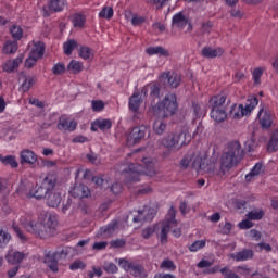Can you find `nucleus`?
Returning a JSON list of instances; mask_svg holds the SVG:
<instances>
[{
	"label": "nucleus",
	"instance_id": "obj_1",
	"mask_svg": "<svg viewBox=\"0 0 278 278\" xmlns=\"http://www.w3.org/2000/svg\"><path fill=\"white\" fill-rule=\"evenodd\" d=\"M23 227L28 233L47 240V238H52L58 233V214L43 211L37 218H26Z\"/></svg>",
	"mask_w": 278,
	"mask_h": 278
},
{
	"label": "nucleus",
	"instance_id": "obj_2",
	"mask_svg": "<svg viewBox=\"0 0 278 278\" xmlns=\"http://www.w3.org/2000/svg\"><path fill=\"white\" fill-rule=\"evenodd\" d=\"M58 186V175L53 172L48 173L40 185L34 186L29 193L28 199H37L38 201L47 199L48 207H59L62 203V194L53 192Z\"/></svg>",
	"mask_w": 278,
	"mask_h": 278
},
{
	"label": "nucleus",
	"instance_id": "obj_3",
	"mask_svg": "<svg viewBox=\"0 0 278 278\" xmlns=\"http://www.w3.org/2000/svg\"><path fill=\"white\" fill-rule=\"evenodd\" d=\"M242 155H244V150L240 141L233 140L228 142L220 156V170L225 173V170H231L233 166H238Z\"/></svg>",
	"mask_w": 278,
	"mask_h": 278
},
{
	"label": "nucleus",
	"instance_id": "obj_4",
	"mask_svg": "<svg viewBox=\"0 0 278 278\" xmlns=\"http://www.w3.org/2000/svg\"><path fill=\"white\" fill-rule=\"evenodd\" d=\"M176 217L177 210H175V206L172 205L167 212L165 220L161 225V230L157 233L161 244H166V242H168V233L170 232V229H173V235L175 238H181V228H177Z\"/></svg>",
	"mask_w": 278,
	"mask_h": 278
},
{
	"label": "nucleus",
	"instance_id": "obj_5",
	"mask_svg": "<svg viewBox=\"0 0 278 278\" xmlns=\"http://www.w3.org/2000/svg\"><path fill=\"white\" fill-rule=\"evenodd\" d=\"M186 138H188V132L184 130L170 131L164 136L161 139V144L167 149L168 152H164L163 157H168V155H170V151H179L181 147H186V144L190 142V140L187 141Z\"/></svg>",
	"mask_w": 278,
	"mask_h": 278
},
{
	"label": "nucleus",
	"instance_id": "obj_6",
	"mask_svg": "<svg viewBox=\"0 0 278 278\" xmlns=\"http://www.w3.org/2000/svg\"><path fill=\"white\" fill-rule=\"evenodd\" d=\"M177 96L175 93H167L162 101L153 108L154 114H157L160 118H170L177 113Z\"/></svg>",
	"mask_w": 278,
	"mask_h": 278
},
{
	"label": "nucleus",
	"instance_id": "obj_7",
	"mask_svg": "<svg viewBox=\"0 0 278 278\" xmlns=\"http://www.w3.org/2000/svg\"><path fill=\"white\" fill-rule=\"evenodd\" d=\"M231 103V101H227V96L217 94L210 99L211 105V118L215 121V123H223L227 119V106Z\"/></svg>",
	"mask_w": 278,
	"mask_h": 278
},
{
	"label": "nucleus",
	"instance_id": "obj_8",
	"mask_svg": "<svg viewBox=\"0 0 278 278\" xmlns=\"http://www.w3.org/2000/svg\"><path fill=\"white\" fill-rule=\"evenodd\" d=\"M71 251H73V249L68 247L63 248L61 251H48L43 256V264L48 266L51 273H59L60 267L58 266V262H60V260H66V257L71 255Z\"/></svg>",
	"mask_w": 278,
	"mask_h": 278
},
{
	"label": "nucleus",
	"instance_id": "obj_9",
	"mask_svg": "<svg viewBox=\"0 0 278 278\" xmlns=\"http://www.w3.org/2000/svg\"><path fill=\"white\" fill-rule=\"evenodd\" d=\"M258 100L257 98H251L248 99L245 105L243 104H232L230 106L229 115L230 118H233V121H240V118H243V116H249L253 110H255V106L257 105Z\"/></svg>",
	"mask_w": 278,
	"mask_h": 278
},
{
	"label": "nucleus",
	"instance_id": "obj_10",
	"mask_svg": "<svg viewBox=\"0 0 278 278\" xmlns=\"http://www.w3.org/2000/svg\"><path fill=\"white\" fill-rule=\"evenodd\" d=\"M67 4L66 0H48V3L42 7V16L49 18L52 14L63 12Z\"/></svg>",
	"mask_w": 278,
	"mask_h": 278
},
{
	"label": "nucleus",
	"instance_id": "obj_11",
	"mask_svg": "<svg viewBox=\"0 0 278 278\" xmlns=\"http://www.w3.org/2000/svg\"><path fill=\"white\" fill-rule=\"evenodd\" d=\"M160 79L164 86H168L169 88H179V85L181 84V75L172 71L163 72Z\"/></svg>",
	"mask_w": 278,
	"mask_h": 278
},
{
	"label": "nucleus",
	"instance_id": "obj_12",
	"mask_svg": "<svg viewBox=\"0 0 278 278\" xmlns=\"http://www.w3.org/2000/svg\"><path fill=\"white\" fill-rule=\"evenodd\" d=\"M116 262L123 270L129 273L132 277H140V264L138 262L129 261L127 258H118Z\"/></svg>",
	"mask_w": 278,
	"mask_h": 278
},
{
	"label": "nucleus",
	"instance_id": "obj_13",
	"mask_svg": "<svg viewBox=\"0 0 278 278\" xmlns=\"http://www.w3.org/2000/svg\"><path fill=\"white\" fill-rule=\"evenodd\" d=\"M56 129H59V131H63L65 134H66V131H68L70 134H73V131H75V129H77V121L72 119L67 115H62L61 117H59V122L56 124Z\"/></svg>",
	"mask_w": 278,
	"mask_h": 278
},
{
	"label": "nucleus",
	"instance_id": "obj_14",
	"mask_svg": "<svg viewBox=\"0 0 278 278\" xmlns=\"http://www.w3.org/2000/svg\"><path fill=\"white\" fill-rule=\"evenodd\" d=\"M124 175H127L126 184H136L140 181V164L130 163L127 168L122 172Z\"/></svg>",
	"mask_w": 278,
	"mask_h": 278
},
{
	"label": "nucleus",
	"instance_id": "obj_15",
	"mask_svg": "<svg viewBox=\"0 0 278 278\" xmlns=\"http://www.w3.org/2000/svg\"><path fill=\"white\" fill-rule=\"evenodd\" d=\"M141 175H147V177H155L157 175V166L155 165V160L152 157L142 159Z\"/></svg>",
	"mask_w": 278,
	"mask_h": 278
},
{
	"label": "nucleus",
	"instance_id": "obj_16",
	"mask_svg": "<svg viewBox=\"0 0 278 278\" xmlns=\"http://www.w3.org/2000/svg\"><path fill=\"white\" fill-rule=\"evenodd\" d=\"M192 168L198 172L203 170L204 173H214V165L207 164V159L200 155L194 157Z\"/></svg>",
	"mask_w": 278,
	"mask_h": 278
},
{
	"label": "nucleus",
	"instance_id": "obj_17",
	"mask_svg": "<svg viewBox=\"0 0 278 278\" xmlns=\"http://www.w3.org/2000/svg\"><path fill=\"white\" fill-rule=\"evenodd\" d=\"M91 131H108L112 129V119L110 118H97L91 123Z\"/></svg>",
	"mask_w": 278,
	"mask_h": 278
},
{
	"label": "nucleus",
	"instance_id": "obj_18",
	"mask_svg": "<svg viewBox=\"0 0 278 278\" xmlns=\"http://www.w3.org/2000/svg\"><path fill=\"white\" fill-rule=\"evenodd\" d=\"M128 109L134 114L132 115L134 121H137L138 114H139V110H140V92L136 91L129 98Z\"/></svg>",
	"mask_w": 278,
	"mask_h": 278
},
{
	"label": "nucleus",
	"instance_id": "obj_19",
	"mask_svg": "<svg viewBox=\"0 0 278 278\" xmlns=\"http://www.w3.org/2000/svg\"><path fill=\"white\" fill-rule=\"evenodd\" d=\"M20 162L21 164H29L30 166H34V164L38 162V155L29 149H24L20 153Z\"/></svg>",
	"mask_w": 278,
	"mask_h": 278
},
{
	"label": "nucleus",
	"instance_id": "obj_20",
	"mask_svg": "<svg viewBox=\"0 0 278 278\" xmlns=\"http://www.w3.org/2000/svg\"><path fill=\"white\" fill-rule=\"evenodd\" d=\"M258 121L263 129H270L273 125V113H270V111L261 109L258 112Z\"/></svg>",
	"mask_w": 278,
	"mask_h": 278
},
{
	"label": "nucleus",
	"instance_id": "obj_21",
	"mask_svg": "<svg viewBox=\"0 0 278 278\" xmlns=\"http://www.w3.org/2000/svg\"><path fill=\"white\" fill-rule=\"evenodd\" d=\"M188 23L190 20L184 12L176 13L172 18V27H177V29H185Z\"/></svg>",
	"mask_w": 278,
	"mask_h": 278
},
{
	"label": "nucleus",
	"instance_id": "obj_22",
	"mask_svg": "<svg viewBox=\"0 0 278 278\" xmlns=\"http://www.w3.org/2000/svg\"><path fill=\"white\" fill-rule=\"evenodd\" d=\"M71 194L74 197V199H88V197H90V188L84 184H80L74 187Z\"/></svg>",
	"mask_w": 278,
	"mask_h": 278
},
{
	"label": "nucleus",
	"instance_id": "obj_23",
	"mask_svg": "<svg viewBox=\"0 0 278 278\" xmlns=\"http://www.w3.org/2000/svg\"><path fill=\"white\" fill-rule=\"evenodd\" d=\"M223 53H225V50L220 47L218 48L204 47L201 51L202 56L207 58L208 60H212L214 58H220Z\"/></svg>",
	"mask_w": 278,
	"mask_h": 278
},
{
	"label": "nucleus",
	"instance_id": "obj_24",
	"mask_svg": "<svg viewBox=\"0 0 278 278\" xmlns=\"http://www.w3.org/2000/svg\"><path fill=\"white\" fill-rule=\"evenodd\" d=\"M27 258V253L25 252H9L7 255V262L9 264H12L13 266H16V264H21L23 260Z\"/></svg>",
	"mask_w": 278,
	"mask_h": 278
},
{
	"label": "nucleus",
	"instance_id": "obj_25",
	"mask_svg": "<svg viewBox=\"0 0 278 278\" xmlns=\"http://www.w3.org/2000/svg\"><path fill=\"white\" fill-rule=\"evenodd\" d=\"M140 214L142 223H151L157 215V207L144 206Z\"/></svg>",
	"mask_w": 278,
	"mask_h": 278
},
{
	"label": "nucleus",
	"instance_id": "obj_26",
	"mask_svg": "<svg viewBox=\"0 0 278 278\" xmlns=\"http://www.w3.org/2000/svg\"><path fill=\"white\" fill-rule=\"evenodd\" d=\"M230 257L236 262H247L248 260H253V250L244 249L240 252L232 253Z\"/></svg>",
	"mask_w": 278,
	"mask_h": 278
},
{
	"label": "nucleus",
	"instance_id": "obj_27",
	"mask_svg": "<svg viewBox=\"0 0 278 278\" xmlns=\"http://www.w3.org/2000/svg\"><path fill=\"white\" fill-rule=\"evenodd\" d=\"M140 142V128L136 126L127 136L126 144L127 147H136Z\"/></svg>",
	"mask_w": 278,
	"mask_h": 278
},
{
	"label": "nucleus",
	"instance_id": "obj_28",
	"mask_svg": "<svg viewBox=\"0 0 278 278\" xmlns=\"http://www.w3.org/2000/svg\"><path fill=\"white\" fill-rule=\"evenodd\" d=\"M118 229V220L113 219L106 226L100 228L99 233L100 236H104L105 238H110L114 231Z\"/></svg>",
	"mask_w": 278,
	"mask_h": 278
},
{
	"label": "nucleus",
	"instance_id": "obj_29",
	"mask_svg": "<svg viewBox=\"0 0 278 278\" xmlns=\"http://www.w3.org/2000/svg\"><path fill=\"white\" fill-rule=\"evenodd\" d=\"M23 63V58L17 56L16 59L9 60L3 64V71L4 73H13V71H16L18 66Z\"/></svg>",
	"mask_w": 278,
	"mask_h": 278
},
{
	"label": "nucleus",
	"instance_id": "obj_30",
	"mask_svg": "<svg viewBox=\"0 0 278 278\" xmlns=\"http://www.w3.org/2000/svg\"><path fill=\"white\" fill-rule=\"evenodd\" d=\"M18 51V41L16 40H7L2 48V53L4 55H12Z\"/></svg>",
	"mask_w": 278,
	"mask_h": 278
},
{
	"label": "nucleus",
	"instance_id": "obj_31",
	"mask_svg": "<svg viewBox=\"0 0 278 278\" xmlns=\"http://www.w3.org/2000/svg\"><path fill=\"white\" fill-rule=\"evenodd\" d=\"M84 71V63L77 60L70 61L67 72L72 75H79Z\"/></svg>",
	"mask_w": 278,
	"mask_h": 278
},
{
	"label": "nucleus",
	"instance_id": "obj_32",
	"mask_svg": "<svg viewBox=\"0 0 278 278\" xmlns=\"http://www.w3.org/2000/svg\"><path fill=\"white\" fill-rule=\"evenodd\" d=\"M146 53H148V55H162L163 58H168L170 55V52L161 46L150 47L146 50Z\"/></svg>",
	"mask_w": 278,
	"mask_h": 278
},
{
	"label": "nucleus",
	"instance_id": "obj_33",
	"mask_svg": "<svg viewBox=\"0 0 278 278\" xmlns=\"http://www.w3.org/2000/svg\"><path fill=\"white\" fill-rule=\"evenodd\" d=\"M29 55H31L33 58H36L37 60H40V58H42V55H45V42L42 41H37Z\"/></svg>",
	"mask_w": 278,
	"mask_h": 278
},
{
	"label": "nucleus",
	"instance_id": "obj_34",
	"mask_svg": "<svg viewBox=\"0 0 278 278\" xmlns=\"http://www.w3.org/2000/svg\"><path fill=\"white\" fill-rule=\"evenodd\" d=\"M79 58L87 60V62H92L94 60V51L90 47H80Z\"/></svg>",
	"mask_w": 278,
	"mask_h": 278
},
{
	"label": "nucleus",
	"instance_id": "obj_35",
	"mask_svg": "<svg viewBox=\"0 0 278 278\" xmlns=\"http://www.w3.org/2000/svg\"><path fill=\"white\" fill-rule=\"evenodd\" d=\"M166 123L164 122V119L162 118H156L153 123V131L157 135V136H162V134H164V131H166Z\"/></svg>",
	"mask_w": 278,
	"mask_h": 278
},
{
	"label": "nucleus",
	"instance_id": "obj_36",
	"mask_svg": "<svg viewBox=\"0 0 278 278\" xmlns=\"http://www.w3.org/2000/svg\"><path fill=\"white\" fill-rule=\"evenodd\" d=\"M10 34H11L13 40H15L16 42H18V40L23 39V28L16 24H13L10 27Z\"/></svg>",
	"mask_w": 278,
	"mask_h": 278
},
{
	"label": "nucleus",
	"instance_id": "obj_37",
	"mask_svg": "<svg viewBox=\"0 0 278 278\" xmlns=\"http://www.w3.org/2000/svg\"><path fill=\"white\" fill-rule=\"evenodd\" d=\"M0 162L4 164V166H11V168H18V162H16V157L12 155H0Z\"/></svg>",
	"mask_w": 278,
	"mask_h": 278
},
{
	"label": "nucleus",
	"instance_id": "obj_38",
	"mask_svg": "<svg viewBox=\"0 0 278 278\" xmlns=\"http://www.w3.org/2000/svg\"><path fill=\"white\" fill-rule=\"evenodd\" d=\"M264 210L262 208H254L250 211L245 216L249 220H262L264 218Z\"/></svg>",
	"mask_w": 278,
	"mask_h": 278
},
{
	"label": "nucleus",
	"instance_id": "obj_39",
	"mask_svg": "<svg viewBox=\"0 0 278 278\" xmlns=\"http://www.w3.org/2000/svg\"><path fill=\"white\" fill-rule=\"evenodd\" d=\"M72 23L74 27H84L86 25V15L76 13L72 16Z\"/></svg>",
	"mask_w": 278,
	"mask_h": 278
},
{
	"label": "nucleus",
	"instance_id": "obj_40",
	"mask_svg": "<svg viewBox=\"0 0 278 278\" xmlns=\"http://www.w3.org/2000/svg\"><path fill=\"white\" fill-rule=\"evenodd\" d=\"M75 49H77V41H75L73 39L67 40L63 45V51H64L65 55H72L73 51H75Z\"/></svg>",
	"mask_w": 278,
	"mask_h": 278
},
{
	"label": "nucleus",
	"instance_id": "obj_41",
	"mask_svg": "<svg viewBox=\"0 0 278 278\" xmlns=\"http://www.w3.org/2000/svg\"><path fill=\"white\" fill-rule=\"evenodd\" d=\"M34 84H36V79L34 77H26L23 84L20 87L22 92H29L31 88H34Z\"/></svg>",
	"mask_w": 278,
	"mask_h": 278
},
{
	"label": "nucleus",
	"instance_id": "obj_42",
	"mask_svg": "<svg viewBox=\"0 0 278 278\" xmlns=\"http://www.w3.org/2000/svg\"><path fill=\"white\" fill-rule=\"evenodd\" d=\"M264 165L262 163H256L251 172L245 176L247 181H251L252 177H257L262 173Z\"/></svg>",
	"mask_w": 278,
	"mask_h": 278
},
{
	"label": "nucleus",
	"instance_id": "obj_43",
	"mask_svg": "<svg viewBox=\"0 0 278 278\" xmlns=\"http://www.w3.org/2000/svg\"><path fill=\"white\" fill-rule=\"evenodd\" d=\"M114 16V9L112 7H104L99 12L100 18H106V21H110Z\"/></svg>",
	"mask_w": 278,
	"mask_h": 278
},
{
	"label": "nucleus",
	"instance_id": "obj_44",
	"mask_svg": "<svg viewBox=\"0 0 278 278\" xmlns=\"http://www.w3.org/2000/svg\"><path fill=\"white\" fill-rule=\"evenodd\" d=\"M206 241L205 240H197L190 245L188 249L191 253H197V251H201V249H205Z\"/></svg>",
	"mask_w": 278,
	"mask_h": 278
},
{
	"label": "nucleus",
	"instance_id": "obj_45",
	"mask_svg": "<svg viewBox=\"0 0 278 278\" xmlns=\"http://www.w3.org/2000/svg\"><path fill=\"white\" fill-rule=\"evenodd\" d=\"M51 71H52V75H64V73H66V71L68 70L64 63L58 62L52 66Z\"/></svg>",
	"mask_w": 278,
	"mask_h": 278
},
{
	"label": "nucleus",
	"instance_id": "obj_46",
	"mask_svg": "<svg viewBox=\"0 0 278 278\" xmlns=\"http://www.w3.org/2000/svg\"><path fill=\"white\" fill-rule=\"evenodd\" d=\"M10 240H12V236L10 235V232L5 230H0V249L5 248Z\"/></svg>",
	"mask_w": 278,
	"mask_h": 278
},
{
	"label": "nucleus",
	"instance_id": "obj_47",
	"mask_svg": "<svg viewBox=\"0 0 278 278\" xmlns=\"http://www.w3.org/2000/svg\"><path fill=\"white\" fill-rule=\"evenodd\" d=\"M12 229L14 231V233L17 236L18 240H21V242L25 243L27 242V236H25V232H23V230L21 229V227L16 224L12 225Z\"/></svg>",
	"mask_w": 278,
	"mask_h": 278
},
{
	"label": "nucleus",
	"instance_id": "obj_48",
	"mask_svg": "<svg viewBox=\"0 0 278 278\" xmlns=\"http://www.w3.org/2000/svg\"><path fill=\"white\" fill-rule=\"evenodd\" d=\"M267 150L269 151V153H275V151L278 150V136L277 135H273L268 146H267Z\"/></svg>",
	"mask_w": 278,
	"mask_h": 278
},
{
	"label": "nucleus",
	"instance_id": "obj_49",
	"mask_svg": "<svg viewBox=\"0 0 278 278\" xmlns=\"http://www.w3.org/2000/svg\"><path fill=\"white\" fill-rule=\"evenodd\" d=\"M219 273L224 278H240L239 275L231 270V268L229 267H224L219 269Z\"/></svg>",
	"mask_w": 278,
	"mask_h": 278
},
{
	"label": "nucleus",
	"instance_id": "obj_50",
	"mask_svg": "<svg viewBox=\"0 0 278 278\" xmlns=\"http://www.w3.org/2000/svg\"><path fill=\"white\" fill-rule=\"evenodd\" d=\"M263 75H264V70H262V67H256L252 73L254 84L260 85Z\"/></svg>",
	"mask_w": 278,
	"mask_h": 278
},
{
	"label": "nucleus",
	"instance_id": "obj_51",
	"mask_svg": "<svg viewBox=\"0 0 278 278\" xmlns=\"http://www.w3.org/2000/svg\"><path fill=\"white\" fill-rule=\"evenodd\" d=\"M161 268L164 270H176L177 266L175 265V262L166 258L161 263Z\"/></svg>",
	"mask_w": 278,
	"mask_h": 278
},
{
	"label": "nucleus",
	"instance_id": "obj_52",
	"mask_svg": "<svg viewBox=\"0 0 278 278\" xmlns=\"http://www.w3.org/2000/svg\"><path fill=\"white\" fill-rule=\"evenodd\" d=\"M103 270H105L108 275H116V273H118V266L114 263H108L103 266Z\"/></svg>",
	"mask_w": 278,
	"mask_h": 278
},
{
	"label": "nucleus",
	"instance_id": "obj_53",
	"mask_svg": "<svg viewBox=\"0 0 278 278\" xmlns=\"http://www.w3.org/2000/svg\"><path fill=\"white\" fill-rule=\"evenodd\" d=\"M86 264L81 260H76L70 265V270H84Z\"/></svg>",
	"mask_w": 278,
	"mask_h": 278
},
{
	"label": "nucleus",
	"instance_id": "obj_54",
	"mask_svg": "<svg viewBox=\"0 0 278 278\" xmlns=\"http://www.w3.org/2000/svg\"><path fill=\"white\" fill-rule=\"evenodd\" d=\"M87 275L89 278L102 277L103 270L101 267L92 266V270H89Z\"/></svg>",
	"mask_w": 278,
	"mask_h": 278
},
{
	"label": "nucleus",
	"instance_id": "obj_55",
	"mask_svg": "<svg viewBox=\"0 0 278 278\" xmlns=\"http://www.w3.org/2000/svg\"><path fill=\"white\" fill-rule=\"evenodd\" d=\"M230 16H232V18H244V11H242V9H238V8H232L230 10Z\"/></svg>",
	"mask_w": 278,
	"mask_h": 278
},
{
	"label": "nucleus",
	"instance_id": "obj_56",
	"mask_svg": "<svg viewBox=\"0 0 278 278\" xmlns=\"http://www.w3.org/2000/svg\"><path fill=\"white\" fill-rule=\"evenodd\" d=\"M91 108H92L93 112H101V110H103L105 108V104L101 100H93L91 102Z\"/></svg>",
	"mask_w": 278,
	"mask_h": 278
},
{
	"label": "nucleus",
	"instance_id": "obj_57",
	"mask_svg": "<svg viewBox=\"0 0 278 278\" xmlns=\"http://www.w3.org/2000/svg\"><path fill=\"white\" fill-rule=\"evenodd\" d=\"M37 63H38V59L29 54V56L25 61V68H34V66H36Z\"/></svg>",
	"mask_w": 278,
	"mask_h": 278
},
{
	"label": "nucleus",
	"instance_id": "obj_58",
	"mask_svg": "<svg viewBox=\"0 0 278 278\" xmlns=\"http://www.w3.org/2000/svg\"><path fill=\"white\" fill-rule=\"evenodd\" d=\"M193 108V114L195 115L197 118H201V116H203V106L199 103H193L192 104Z\"/></svg>",
	"mask_w": 278,
	"mask_h": 278
},
{
	"label": "nucleus",
	"instance_id": "obj_59",
	"mask_svg": "<svg viewBox=\"0 0 278 278\" xmlns=\"http://www.w3.org/2000/svg\"><path fill=\"white\" fill-rule=\"evenodd\" d=\"M167 1L169 0H147L148 3L155 5L156 10H162Z\"/></svg>",
	"mask_w": 278,
	"mask_h": 278
},
{
	"label": "nucleus",
	"instance_id": "obj_60",
	"mask_svg": "<svg viewBox=\"0 0 278 278\" xmlns=\"http://www.w3.org/2000/svg\"><path fill=\"white\" fill-rule=\"evenodd\" d=\"M92 249L93 251H104V249H108V241L94 242Z\"/></svg>",
	"mask_w": 278,
	"mask_h": 278
},
{
	"label": "nucleus",
	"instance_id": "obj_61",
	"mask_svg": "<svg viewBox=\"0 0 278 278\" xmlns=\"http://www.w3.org/2000/svg\"><path fill=\"white\" fill-rule=\"evenodd\" d=\"M203 34H210L212 31V28L214 27V24L211 21L203 22L201 24Z\"/></svg>",
	"mask_w": 278,
	"mask_h": 278
},
{
	"label": "nucleus",
	"instance_id": "obj_62",
	"mask_svg": "<svg viewBox=\"0 0 278 278\" xmlns=\"http://www.w3.org/2000/svg\"><path fill=\"white\" fill-rule=\"evenodd\" d=\"M111 192H113V194H121V192H123V184L114 182L111 186Z\"/></svg>",
	"mask_w": 278,
	"mask_h": 278
},
{
	"label": "nucleus",
	"instance_id": "obj_63",
	"mask_svg": "<svg viewBox=\"0 0 278 278\" xmlns=\"http://www.w3.org/2000/svg\"><path fill=\"white\" fill-rule=\"evenodd\" d=\"M251 227H253V222L249 218L239 223V229H251Z\"/></svg>",
	"mask_w": 278,
	"mask_h": 278
},
{
	"label": "nucleus",
	"instance_id": "obj_64",
	"mask_svg": "<svg viewBox=\"0 0 278 278\" xmlns=\"http://www.w3.org/2000/svg\"><path fill=\"white\" fill-rule=\"evenodd\" d=\"M111 247L113 249H123V247H125V240L115 239V240L111 241Z\"/></svg>",
	"mask_w": 278,
	"mask_h": 278
}]
</instances>
